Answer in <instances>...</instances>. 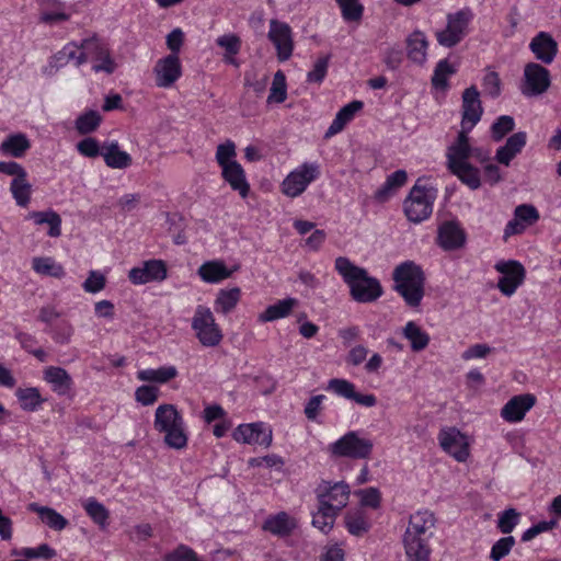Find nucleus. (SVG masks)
<instances>
[{
  "label": "nucleus",
  "mask_w": 561,
  "mask_h": 561,
  "mask_svg": "<svg viewBox=\"0 0 561 561\" xmlns=\"http://www.w3.org/2000/svg\"><path fill=\"white\" fill-rule=\"evenodd\" d=\"M168 277L167 264L162 260H148L140 266L128 272V279L134 285H144L151 282H162Z\"/></svg>",
  "instance_id": "nucleus-14"
},
{
  "label": "nucleus",
  "mask_w": 561,
  "mask_h": 561,
  "mask_svg": "<svg viewBox=\"0 0 561 561\" xmlns=\"http://www.w3.org/2000/svg\"><path fill=\"white\" fill-rule=\"evenodd\" d=\"M426 36L421 31H414L407 38L408 58L416 64H423L426 60L427 50Z\"/></svg>",
  "instance_id": "nucleus-32"
},
{
  "label": "nucleus",
  "mask_w": 561,
  "mask_h": 561,
  "mask_svg": "<svg viewBox=\"0 0 561 561\" xmlns=\"http://www.w3.org/2000/svg\"><path fill=\"white\" fill-rule=\"evenodd\" d=\"M403 336L410 341L413 352L425 350L430 343V335L414 321H409L402 330Z\"/></svg>",
  "instance_id": "nucleus-36"
},
{
  "label": "nucleus",
  "mask_w": 561,
  "mask_h": 561,
  "mask_svg": "<svg viewBox=\"0 0 561 561\" xmlns=\"http://www.w3.org/2000/svg\"><path fill=\"white\" fill-rule=\"evenodd\" d=\"M216 44L225 49L224 61L236 67L239 66L234 56L241 49V39L237 34H225L216 39Z\"/></svg>",
  "instance_id": "nucleus-40"
},
{
  "label": "nucleus",
  "mask_w": 561,
  "mask_h": 561,
  "mask_svg": "<svg viewBox=\"0 0 561 561\" xmlns=\"http://www.w3.org/2000/svg\"><path fill=\"white\" fill-rule=\"evenodd\" d=\"M435 523V516L430 511H419L410 516L403 535V546L410 561H430L428 539Z\"/></svg>",
  "instance_id": "nucleus-2"
},
{
  "label": "nucleus",
  "mask_w": 561,
  "mask_h": 561,
  "mask_svg": "<svg viewBox=\"0 0 561 561\" xmlns=\"http://www.w3.org/2000/svg\"><path fill=\"white\" fill-rule=\"evenodd\" d=\"M456 69L448 62L447 59H442L437 62L432 77V84L436 89H445L448 84L447 78L454 75Z\"/></svg>",
  "instance_id": "nucleus-50"
},
{
  "label": "nucleus",
  "mask_w": 561,
  "mask_h": 561,
  "mask_svg": "<svg viewBox=\"0 0 561 561\" xmlns=\"http://www.w3.org/2000/svg\"><path fill=\"white\" fill-rule=\"evenodd\" d=\"M527 135L525 131H518L511 135L504 146L496 150L495 159L499 163L506 167L526 146Z\"/></svg>",
  "instance_id": "nucleus-26"
},
{
  "label": "nucleus",
  "mask_w": 561,
  "mask_h": 561,
  "mask_svg": "<svg viewBox=\"0 0 561 561\" xmlns=\"http://www.w3.org/2000/svg\"><path fill=\"white\" fill-rule=\"evenodd\" d=\"M364 107V102L354 100L343 106L335 115L330 127L325 131V138H329L344 129V127L354 118L355 114Z\"/></svg>",
  "instance_id": "nucleus-27"
},
{
  "label": "nucleus",
  "mask_w": 561,
  "mask_h": 561,
  "mask_svg": "<svg viewBox=\"0 0 561 561\" xmlns=\"http://www.w3.org/2000/svg\"><path fill=\"white\" fill-rule=\"evenodd\" d=\"M360 499V504L366 507L378 508L381 503V494L377 488L362 489L355 492Z\"/></svg>",
  "instance_id": "nucleus-59"
},
{
  "label": "nucleus",
  "mask_w": 561,
  "mask_h": 561,
  "mask_svg": "<svg viewBox=\"0 0 561 561\" xmlns=\"http://www.w3.org/2000/svg\"><path fill=\"white\" fill-rule=\"evenodd\" d=\"M83 507L88 516L100 526V528L104 529L108 525L110 512L108 510L96 499L89 497L83 503Z\"/></svg>",
  "instance_id": "nucleus-42"
},
{
  "label": "nucleus",
  "mask_w": 561,
  "mask_h": 561,
  "mask_svg": "<svg viewBox=\"0 0 561 561\" xmlns=\"http://www.w3.org/2000/svg\"><path fill=\"white\" fill-rule=\"evenodd\" d=\"M27 218L33 219L36 225L47 224L49 237L57 238L61 234V217L54 210L32 211Z\"/></svg>",
  "instance_id": "nucleus-37"
},
{
  "label": "nucleus",
  "mask_w": 561,
  "mask_h": 561,
  "mask_svg": "<svg viewBox=\"0 0 561 561\" xmlns=\"http://www.w3.org/2000/svg\"><path fill=\"white\" fill-rule=\"evenodd\" d=\"M328 389L332 390L337 396L353 400L363 407L371 408L377 403V398L375 394H362L356 392L355 385L346 379H331L328 383Z\"/></svg>",
  "instance_id": "nucleus-21"
},
{
  "label": "nucleus",
  "mask_w": 561,
  "mask_h": 561,
  "mask_svg": "<svg viewBox=\"0 0 561 561\" xmlns=\"http://www.w3.org/2000/svg\"><path fill=\"white\" fill-rule=\"evenodd\" d=\"M33 270L42 275L62 278L65 276L64 267L56 263L51 257H34L32 261Z\"/></svg>",
  "instance_id": "nucleus-44"
},
{
  "label": "nucleus",
  "mask_w": 561,
  "mask_h": 561,
  "mask_svg": "<svg viewBox=\"0 0 561 561\" xmlns=\"http://www.w3.org/2000/svg\"><path fill=\"white\" fill-rule=\"evenodd\" d=\"M314 492L319 505L340 514L348 503L351 488L344 481L331 482L322 480Z\"/></svg>",
  "instance_id": "nucleus-9"
},
{
  "label": "nucleus",
  "mask_w": 561,
  "mask_h": 561,
  "mask_svg": "<svg viewBox=\"0 0 561 561\" xmlns=\"http://www.w3.org/2000/svg\"><path fill=\"white\" fill-rule=\"evenodd\" d=\"M446 19V27L436 33V39L440 46L451 48L467 36L473 13L472 10L467 7L454 13H448Z\"/></svg>",
  "instance_id": "nucleus-6"
},
{
  "label": "nucleus",
  "mask_w": 561,
  "mask_h": 561,
  "mask_svg": "<svg viewBox=\"0 0 561 561\" xmlns=\"http://www.w3.org/2000/svg\"><path fill=\"white\" fill-rule=\"evenodd\" d=\"M297 522L286 512L270 515L264 520L262 529L279 538L288 537L296 529Z\"/></svg>",
  "instance_id": "nucleus-24"
},
{
  "label": "nucleus",
  "mask_w": 561,
  "mask_h": 561,
  "mask_svg": "<svg viewBox=\"0 0 561 561\" xmlns=\"http://www.w3.org/2000/svg\"><path fill=\"white\" fill-rule=\"evenodd\" d=\"M536 402L534 394L515 396L502 408L501 416L507 422H519Z\"/></svg>",
  "instance_id": "nucleus-22"
},
{
  "label": "nucleus",
  "mask_w": 561,
  "mask_h": 561,
  "mask_svg": "<svg viewBox=\"0 0 561 561\" xmlns=\"http://www.w3.org/2000/svg\"><path fill=\"white\" fill-rule=\"evenodd\" d=\"M551 84L550 71L543 66L529 62L524 69V83L522 93L527 96L545 93Z\"/></svg>",
  "instance_id": "nucleus-12"
},
{
  "label": "nucleus",
  "mask_w": 561,
  "mask_h": 561,
  "mask_svg": "<svg viewBox=\"0 0 561 561\" xmlns=\"http://www.w3.org/2000/svg\"><path fill=\"white\" fill-rule=\"evenodd\" d=\"M467 234L455 220L444 221L437 230V244L445 251L461 249L466 244Z\"/></svg>",
  "instance_id": "nucleus-17"
},
{
  "label": "nucleus",
  "mask_w": 561,
  "mask_h": 561,
  "mask_svg": "<svg viewBox=\"0 0 561 561\" xmlns=\"http://www.w3.org/2000/svg\"><path fill=\"white\" fill-rule=\"evenodd\" d=\"M330 59H331V55H324V56L319 57L316 60L312 70H310L307 73V82L318 83V84L322 83V81L324 80V78L328 73Z\"/></svg>",
  "instance_id": "nucleus-54"
},
{
  "label": "nucleus",
  "mask_w": 561,
  "mask_h": 561,
  "mask_svg": "<svg viewBox=\"0 0 561 561\" xmlns=\"http://www.w3.org/2000/svg\"><path fill=\"white\" fill-rule=\"evenodd\" d=\"M192 329L195 331L198 342L205 347H216L224 339L211 310L203 305H198L195 309Z\"/></svg>",
  "instance_id": "nucleus-7"
},
{
  "label": "nucleus",
  "mask_w": 561,
  "mask_h": 561,
  "mask_svg": "<svg viewBox=\"0 0 561 561\" xmlns=\"http://www.w3.org/2000/svg\"><path fill=\"white\" fill-rule=\"evenodd\" d=\"M156 84L159 88L172 87L182 76V66L176 54L159 59L153 67Z\"/></svg>",
  "instance_id": "nucleus-15"
},
{
  "label": "nucleus",
  "mask_w": 561,
  "mask_h": 561,
  "mask_svg": "<svg viewBox=\"0 0 561 561\" xmlns=\"http://www.w3.org/2000/svg\"><path fill=\"white\" fill-rule=\"evenodd\" d=\"M222 179L237 191L241 197H247L250 192V185L245 178V172L238 161H232L228 165L221 168Z\"/></svg>",
  "instance_id": "nucleus-25"
},
{
  "label": "nucleus",
  "mask_w": 561,
  "mask_h": 561,
  "mask_svg": "<svg viewBox=\"0 0 561 561\" xmlns=\"http://www.w3.org/2000/svg\"><path fill=\"white\" fill-rule=\"evenodd\" d=\"M77 150L80 154L87 158H96L102 151L99 141L95 138L87 137L77 144Z\"/></svg>",
  "instance_id": "nucleus-62"
},
{
  "label": "nucleus",
  "mask_w": 561,
  "mask_h": 561,
  "mask_svg": "<svg viewBox=\"0 0 561 561\" xmlns=\"http://www.w3.org/2000/svg\"><path fill=\"white\" fill-rule=\"evenodd\" d=\"M236 145L231 140H227L224 144H220L217 147L216 150V161L220 165V168H224V165H228L231 163L233 158L236 157Z\"/></svg>",
  "instance_id": "nucleus-58"
},
{
  "label": "nucleus",
  "mask_w": 561,
  "mask_h": 561,
  "mask_svg": "<svg viewBox=\"0 0 561 561\" xmlns=\"http://www.w3.org/2000/svg\"><path fill=\"white\" fill-rule=\"evenodd\" d=\"M159 389L154 386H140L136 389L135 398L142 405H151L158 400Z\"/></svg>",
  "instance_id": "nucleus-64"
},
{
  "label": "nucleus",
  "mask_w": 561,
  "mask_h": 561,
  "mask_svg": "<svg viewBox=\"0 0 561 561\" xmlns=\"http://www.w3.org/2000/svg\"><path fill=\"white\" fill-rule=\"evenodd\" d=\"M373 448V442L359 437L355 431L347 432L328 447L331 456L350 459H367L371 456Z\"/></svg>",
  "instance_id": "nucleus-8"
},
{
  "label": "nucleus",
  "mask_w": 561,
  "mask_h": 561,
  "mask_svg": "<svg viewBox=\"0 0 561 561\" xmlns=\"http://www.w3.org/2000/svg\"><path fill=\"white\" fill-rule=\"evenodd\" d=\"M514 216L526 225V227L534 225L539 219L537 208L530 204L518 205L514 210Z\"/></svg>",
  "instance_id": "nucleus-57"
},
{
  "label": "nucleus",
  "mask_w": 561,
  "mask_h": 561,
  "mask_svg": "<svg viewBox=\"0 0 561 561\" xmlns=\"http://www.w3.org/2000/svg\"><path fill=\"white\" fill-rule=\"evenodd\" d=\"M448 171L471 190H478L481 186L480 170L471 163H465L460 167L448 169Z\"/></svg>",
  "instance_id": "nucleus-38"
},
{
  "label": "nucleus",
  "mask_w": 561,
  "mask_h": 561,
  "mask_svg": "<svg viewBox=\"0 0 561 561\" xmlns=\"http://www.w3.org/2000/svg\"><path fill=\"white\" fill-rule=\"evenodd\" d=\"M334 267L347 285L350 296L354 301L371 304L383 295V288L379 279L370 276L366 268L354 264L348 257H336Z\"/></svg>",
  "instance_id": "nucleus-1"
},
{
  "label": "nucleus",
  "mask_w": 561,
  "mask_h": 561,
  "mask_svg": "<svg viewBox=\"0 0 561 561\" xmlns=\"http://www.w3.org/2000/svg\"><path fill=\"white\" fill-rule=\"evenodd\" d=\"M28 508L32 512H36L39 515L42 522L51 529L62 530L68 525V520L54 508L39 506L37 503H31Z\"/></svg>",
  "instance_id": "nucleus-35"
},
{
  "label": "nucleus",
  "mask_w": 561,
  "mask_h": 561,
  "mask_svg": "<svg viewBox=\"0 0 561 561\" xmlns=\"http://www.w3.org/2000/svg\"><path fill=\"white\" fill-rule=\"evenodd\" d=\"M198 275L204 282L214 284L229 278L232 271L221 261H209L199 266Z\"/></svg>",
  "instance_id": "nucleus-31"
},
{
  "label": "nucleus",
  "mask_w": 561,
  "mask_h": 561,
  "mask_svg": "<svg viewBox=\"0 0 561 561\" xmlns=\"http://www.w3.org/2000/svg\"><path fill=\"white\" fill-rule=\"evenodd\" d=\"M26 171L20 176L14 178L10 184V191L21 207H26L31 201L32 185L27 182Z\"/></svg>",
  "instance_id": "nucleus-39"
},
{
  "label": "nucleus",
  "mask_w": 561,
  "mask_h": 561,
  "mask_svg": "<svg viewBox=\"0 0 561 561\" xmlns=\"http://www.w3.org/2000/svg\"><path fill=\"white\" fill-rule=\"evenodd\" d=\"M101 122L102 116L100 113L94 110H90L77 117L75 126L80 135H88L95 131Z\"/></svg>",
  "instance_id": "nucleus-45"
},
{
  "label": "nucleus",
  "mask_w": 561,
  "mask_h": 561,
  "mask_svg": "<svg viewBox=\"0 0 561 561\" xmlns=\"http://www.w3.org/2000/svg\"><path fill=\"white\" fill-rule=\"evenodd\" d=\"M494 268L502 274L497 282L500 291L507 297L513 296L526 277L523 264L515 260L499 261Z\"/></svg>",
  "instance_id": "nucleus-11"
},
{
  "label": "nucleus",
  "mask_w": 561,
  "mask_h": 561,
  "mask_svg": "<svg viewBox=\"0 0 561 561\" xmlns=\"http://www.w3.org/2000/svg\"><path fill=\"white\" fill-rule=\"evenodd\" d=\"M31 142L24 134L9 135L0 145V151L14 158H21L30 149Z\"/></svg>",
  "instance_id": "nucleus-34"
},
{
  "label": "nucleus",
  "mask_w": 561,
  "mask_h": 561,
  "mask_svg": "<svg viewBox=\"0 0 561 561\" xmlns=\"http://www.w3.org/2000/svg\"><path fill=\"white\" fill-rule=\"evenodd\" d=\"M471 145H455L451 144L446 151L447 169L460 167L465 163H470Z\"/></svg>",
  "instance_id": "nucleus-43"
},
{
  "label": "nucleus",
  "mask_w": 561,
  "mask_h": 561,
  "mask_svg": "<svg viewBox=\"0 0 561 561\" xmlns=\"http://www.w3.org/2000/svg\"><path fill=\"white\" fill-rule=\"evenodd\" d=\"M501 79L497 72L489 71L482 79V87L484 92L492 99L500 96L501 94Z\"/></svg>",
  "instance_id": "nucleus-60"
},
{
  "label": "nucleus",
  "mask_w": 561,
  "mask_h": 561,
  "mask_svg": "<svg viewBox=\"0 0 561 561\" xmlns=\"http://www.w3.org/2000/svg\"><path fill=\"white\" fill-rule=\"evenodd\" d=\"M344 523L347 531L356 537H360L366 534L370 525L364 515L359 512L357 513H347L344 517Z\"/></svg>",
  "instance_id": "nucleus-48"
},
{
  "label": "nucleus",
  "mask_w": 561,
  "mask_h": 561,
  "mask_svg": "<svg viewBox=\"0 0 561 561\" xmlns=\"http://www.w3.org/2000/svg\"><path fill=\"white\" fill-rule=\"evenodd\" d=\"M337 516L339 514L332 510H325L324 506L318 504V511L312 515V526L323 534H328L332 530Z\"/></svg>",
  "instance_id": "nucleus-47"
},
{
  "label": "nucleus",
  "mask_w": 561,
  "mask_h": 561,
  "mask_svg": "<svg viewBox=\"0 0 561 561\" xmlns=\"http://www.w3.org/2000/svg\"><path fill=\"white\" fill-rule=\"evenodd\" d=\"M515 127V121L510 115H501L491 126V137L494 141H501Z\"/></svg>",
  "instance_id": "nucleus-51"
},
{
  "label": "nucleus",
  "mask_w": 561,
  "mask_h": 561,
  "mask_svg": "<svg viewBox=\"0 0 561 561\" xmlns=\"http://www.w3.org/2000/svg\"><path fill=\"white\" fill-rule=\"evenodd\" d=\"M154 430L163 433L164 444L172 449H183L187 446V435L182 415L173 404H161L154 413Z\"/></svg>",
  "instance_id": "nucleus-4"
},
{
  "label": "nucleus",
  "mask_w": 561,
  "mask_h": 561,
  "mask_svg": "<svg viewBox=\"0 0 561 561\" xmlns=\"http://www.w3.org/2000/svg\"><path fill=\"white\" fill-rule=\"evenodd\" d=\"M287 98L286 77L278 70L273 78L272 87L267 98V103H283Z\"/></svg>",
  "instance_id": "nucleus-49"
},
{
  "label": "nucleus",
  "mask_w": 561,
  "mask_h": 561,
  "mask_svg": "<svg viewBox=\"0 0 561 561\" xmlns=\"http://www.w3.org/2000/svg\"><path fill=\"white\" fill-rule=\"evenodd\" d=\"M44 379L51 385L53 390L60 396L68 393L72 387V379L66 369L49 366L44 370Z\"/></svg>",
  "instance_id": "nucleus-28"
},
{
  "label": "nucleus",
  "mask_w": 561,
  "mask_h": 561,
  "mask_svg": "<svg viewBox=\"0 0 561 561\" xmlns=\"http://www.w3.org/2000/svg\"><path fill=\"white\" fill-rule=\"evenodd\" d=\"M440 447L457 461H465L469 456L466 437L455 427L440 431L438 435Z\"/></svg>",
  "instance_id": "nucleus-18"
},
{
  "label": "nucleus",
  "mask_w": 561,
  "mask_h": 561,
  "mask_svg": "<svg viewBox=\"0 0 561 561\" xmlns=\"http://www.w3.org/2000/svg\"><path fill=\"white\" fill-rule=\"evenodd\" d=\"M240 298L241 289L239 287L220 289L214 301V309L218 313L228 314L237 307Z\"/></svg>",
  "instance_id": "nucleus-33"
},
{
  "label": "nucleus",
  "mask_w": 561,
  "mask_h": 561,
  "mask_svg": "<svg viewBox=\"0 0 561 561\" xmlns=\"http://www.w3.org/2000/svg\"><path fill=\"white\" fill-rule=\"evenodd\" d=\"M105 284L106 278L102 273L98 271H91L88 278L83 282L82 287L84 291L95 294L104 289Z\"/></svg>",
  "instance_id": "nucleus-61"
},
{
  "label": "nucleus",
  "mask_w": 561,
  "mask_h": 561,
  "mask_svg": "<svg viewBox=\"0 0 561 561\" xmlns=\"http://www.w3.org/2000/svg\"><path fill=\"white\" fill-rule=\"evenodd\" d=\"M99 43L94 38H87L78 46L75 43L67 44L55 56L56 60L61 64L73 61L76 66L84 64L89 59L92 49H98Z\"/></svg>",
  "instance_id": "nucleus-19"
},
{
  "label": "nucleus",
  "mask_w": 561,
  "mask_h": 561,
  "mask_svg": "<svg viewBox=\"0 0 561 561\" xmlns=\"http://www.w3.org/2000/svg\"><path fill=\"white\" fill-rule=\"evenodd\" d=\"M461 99V124H469L470 127H474L480 122L483 114L480 92L476 85H471L463 90Z\"/></svg>",
  "instance_id": "nucleus-20"
},
{
  "label": "nucleus",
  "mask_w": 561,
  "mask_h": 561,
  "mask_svg": "<svg viewBox=\"0 0 561 561\" xmlns=\"http://www.w3.org/2000/svg\"><path fill=\"white\" fill-rule=\"evenodd\" d=\"M392 279L393 289L409 307L416 308L421 305L425 286V275L421 266L413 261H405L393 270Z\"/></svg>",
  "instance_id": "nucleus-3"
},
{
  "label": "nucleus",
  "mask_w": 561,
  "mask_h": 561,
  "mask_svg": "<svg viewBox=\"0 0 561 561\" xmlns=\"http://www.w3.org/2000/svg\"><path fill=\"white\" fill-rule=\"evenodd\" d=\"M14 554L28 561L38 558L48 560L56 556V551L49 545L42 543L37 548H22L19 551H14Z\"/></svg>",
  "instance_id": "nucleus-52"
},
{
  "label": "nucleus",
  "mask_w": 561,
  "mask_h": 561,
  "mask_svg": "<svg viewBox=\"0 0 561 561\" xmlns=\"http://www.w3.org/2000/svg\"><path fill=\"white\" fill-rule=\"evenodd\" d=\"M419 179L404 199V214L409 221L420 224L433 213L437 191L432 186L421 185Z\"/></svg>",
  "instance_id": "nucleus-5"
},
{
  "label": "nucleus",
  "mask_w": 561,
  "mask_h": 561,
  "mask_svg": "<svg viewBox=\"0 0 561 561\" xmlns=\"http://www.w3.org/2000/svg\"><path fill=\"white\" fill-rule=\"evenodd\" d=\"M165 561H202L197 553L190 547L180 545L175 550L165 556Z\"/></svg>",
  "instance_id": "nucleus-63"
},
{
  "label": "nucleus",
  "mask_w": 561,
  "mask_h": 561,
  "mask_svg": "<svg viewBox=\"0 0 561 561\" xmlns=\"http://www.w3.org/2000/svg\"><path fill=\"white\" fill-rule=\"evenodd\" d=\"M297 305L298 299L291 297L278 300L276 304L270 305L262 313H260L257 320L260 322H272L286 318L291 313L293 309Z\"/></svg>",
  "instance_id": "nucleus-30"
},
{
  "label": "nucleus",
  "mask_w": 561,
  "mask_h": 561,
  "mask_svg": "<svg viewBox=\"0 0 561 561\" xmlns=\"http://www.w3.org/2000/svg\"><path fill=\"white\" fill-rule=\"evenodd\" d=\"M520 514L513 507L503 511L499 515L497 528L502 534H511L518 524Z\"/></svg>",
  "instance_id": "nucleus-55"
},
{
  "label": "nucleus",
  "mask_w": 561,
  "mask_h": 561,
  "mask_svg": "<svg viewBox=\"0 0 561 561\" xmlns=\"http://www.w3.org/2000/svg\"><path fill=\"white\" fill-rule=\"evenodd\" d=\"M345 21H359L363 16L364 7L359 0H336Z\"/></svg>",
  "instance_id": "nucleus-53"
},
{
  "label": "nucleus",
  "mask_w": 561,
  "mask_h": 561,
  "mask_svg": "<svg viewBox=\"0 0 561 561\" xmlns=\"http://www.w3.org/2000/svg\"><path fill=\"white\" fill-rule=\"evenodd\" d=\"M529 49L543 64H551L558 54V43L547 32H539L530 42Z\"/></svg>",
  "instance_id": "nucleus-23"
},
{
  "label": "nucleus",
  "mask_w": 561,
  "mask_h": 561,
  "mask_svg": "<svg viewBox=\"0 0 561 561\" xmlns=\"http://www.w3.org/2000/svg\"><path fill=\"white\" fill-rule=\"evenodd\" d=\"M232 437L242 444H256L270 447L272 444V430L262 422L239 425Z\"/></svg>",
  "instance_id": "nucleus-16"
},
{
  "label": "nucleus",
  "mask_w": 561,
  "mask_h": 561,
  "mask_svg": "<svg viewBox=\"0 0 561 561\" xmlns=\"http://www.w3.org/2000/svg\"><path fill=\"white\" fill-rule=\"evenodd\" d=\"M16 397L21 403V408L24 411H36L44 402V399L41 397L38 389L34 387L18 389Z\"/></svg>",
  "instance_id": "nucleus-46"
},
{
  "label": "nucleus",
  "mask_w": 561,
  "mask_h": 561,
  "mask_svg": "<svg viewBox=\"0 0 561 561\" xmlns=\"http://www.w3.org/2000/svg\"><path fill=\"white\" fill-rule=\"evenodd\" d=\"M178 376V369L174 366H163L158 369H144L137 373V378L141 381L165 383Z\"/></svg>",
  "instance_id": "nucleus-41"
},
{
  "label": "nucleus",
  "mask_w": 561,
  "mask_h": 561,
  "mask_svg": "<svg viewBox=\"0 0 561 561\" xmlns=\"http://www.w3.org/2000/svg\"><path fill=\"white\" fill-rule=\"evenodd\" d=\"M102 156L105 164L112 169H126L133 162L130 154L121 150L116 141L105 144L102 147Z\"/></svg>",
  "instance_id": "nucleus-29"
},
{
  "label": "nucleus",
  "mask_w": 561,
  "mask_h": 561,
  "mask_svg": "<svg viewBox=\"0 0 561 561\" xmlns=\"http://www.w3.org/2000/svg\"><path fill=\"white\" fill-rule=\"evenodd\" d=\"M267 37L274 44L279 61H286L291 57L294 39L291 28L287 23L271 20Z\"/></svg>",
  "instance_id": "nucleus-13"
},
{
  "label": "nucleus",
  "mask_w": 561,
  "mask_h": 561,
  "mask_svg": "<svg viewBox=\"0 0 561 561\" xmlns=\"http://www.w3.org/2000/svg\"><path fill=\"white\" fill-rule=\"evenodd\" d=\"M319 174L318 164L302 163L285 178L282 183V192L289 197H297L306 191L308 185L314 181Z\"/></svg>",
  "instance_id": "nucleus-10"
},
{
  "label": "nucleus",
  "mask_w": 561,
  "mask_h": 561,
  "mask_svg": "<svg viewBox=\"0 0 561 561\" xmlns=\"http://www.w3.org/2000/svg\"><path fill=\"white\" fill-rule=\"evenodd\" d=\"M515 545L513 536L502 537L491 548L490 559L492 561H500L506 557Z\"/></svg>",
  "instance_id": "nucleus-56"
}]
</instances>
